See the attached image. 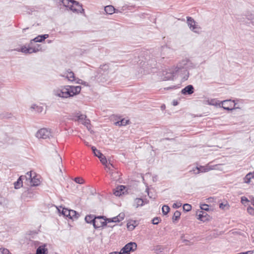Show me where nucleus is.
<instances>
[{
    "label": "nucleus",
    "mask_w": 254,
    "mask_h": 254,
    "mask_svg": "<svg viewBox=\"0 0 254 254\" xmlns=\"http://www.w3.org/2000/svg\"><path fill=\"white\" fill-rule=\"evenodd\" d=\"M25 193L27 194V196L30 198H34L35 195V193L31 190H28Z\"/></svg>",
    "instance_id": "72a5a7b5"
},
{
    "label": "nucleus",
    "mask_w": 254,
    "mask_h": 254,
    "mask_svg": "<svg viewBox=\"0 0 254 254\" xmlns=\"http://www.w3.org/2000/svg\"><path fill=\"white\" fill-rule=\"evenodd\" d=\"M182 242H183V243H188L189 242L188 240L184 239L183 237H182Z\"/></svg>",
    "instance_id": "5fc2aeb1"
},
{
    "label": "nucleus",
    "mask_w": 254,
    "mask_h": 254,
    "mask_svg": "<svg viewBox=\"0 0 254 254\" xmlns=\"http://www.w3.org/2000/svg\"><path fill=\"white\" fill-rule=\"evenodd\" d=\"M172 104L174 106H177L178 104V101L177 100H174L172 102Z\"/></svg>",
    "instance_id": "603ef678"
},
{
    "label": "nucleus",
    "mask_w": 254,
    "mask_h": 254,
    "mask_svg": "<svg viewBox=\"0 0 254 254\" xmlns=\"http://www.w3.org/2000/svg\"><path fill=\"white\" fill-rule=\"evenodd\" d=\"M197 219L201 221L206 222L209 220V215L205 212L200 211L197 213Z\"/></svg>",
    "instance_id": "2eb2a0df"
},
{
    "label": "nucleus",
    "mask_w": 254,
    "mask_h": 254,
    "mask_svg": "<svg viewBox=\"0 0 254 254\" xmlns=\"http://www.w3.org/2000/svg\"><path fill=\"white\" fill-rule=\"evenodd\" d=\"M183 209L185 211H189L191 209V206L189 204H185L183 206Z\"/></svg>",
    "instance_id": "4c0bfd02"
},
{
    "label": "nucleus",
    "mask_w": 254,
    "mask_h": 254,
    "mask_svg": "<svg viewBox=\"0 0 254 254\" xmlns=\"http://www.w3.org/2000/svg\"><path fill=\"white\" fill-rule=\"evenodd\" d=\"M126 188L124 186H120L117 187L116 190L114 191V194L116 196H121L122 194L124 193Z\"/></svg>",
    "instance_id": "a211bd4d"
},
{
    "label": "nucleus",
    "mask_w": 254,
    "mask_h": 254,
    "mask_svg": "<svg viewBox=\"0 0 254 254\" xmlns=\"http://www.w3.org/2000/svg\"><path fill=\"white\" fill-rule=\"evenodd\" d=\"M36 136L38 138L47 139L52 136V133L50 129L43 128L37 132Z\"/></svg>",
    "instance_id": "6e6552de"
},
{
    "label": "nucleus",
    "mask_w": 254,
    "mask_h": 254,
    "mask_svg": "<svg viewBox=\"0 0 254 254\" xmlns=\"http://www.w3.org/2000/svg\"><path fill=\"white\" fill-rule=\"evenodd\" d=\"M163 77H162V79L164 80L173 79V77L174 76V72L171 69L163 71Z\"/></svg>",
    "instance_id": "4468645a"
},
{
    "label": "nucleus",
    "mask_w": 254,
    "mask_h": 254,
    "mask_svg": "<svg viewBox=\"0 0 254 254\" xmlns=\"http://www.w3.org/2000/svg\"><path fill=\"white\" fill-rule=\"evenodd\" d=\"M68 217L70 219L77 218L79 215L75 210H69Z\"/></svg>",
    "instance_id": "bb28decb"
},
{
    "label": "nucleus",
    "mask_w": 254,
    "mask_h": 254,
    "mask_svg": "<svg viewBox=\"0 0 254 254\" xmlns=\"http://www.w3.org/2000/svg\"><path fill=\"white\" fill-rule=\"evenodd\" d=\"M248 19H250V20H252V18H249V17H248Z\"/></svg>",
    "instance_id": "052dcab7"
},
{
    "label": "nucleus",
    "mask_w": 254,
    "mask_h": 254,
    "mask_svg": "<svg viewBox=\"0 0 254 254\" xmlns=\"http://www.w3.org/2000/svg\"><path fill=\"white\" fill-rule=\"evenodd\" d=\"M137 248V244L134 242H130L127 244L122 250V253L130 254L129 252L134 251Z\"/></svg>",
    "instance_id": "1a4fd4ad"
},
{
    "label": "nucleus",
    "mask_w": 254,
    "mask_h": 254,
    "mask_svg": "<svg viewBox=\"0 0 254 254\" xmlns=\"http://www.w3.org/2000/svg\"><path fill=\"white\" fill-rule=\"evenodd\" d=\"M125 214L124 213H120L116 217L106 219L103 216L95 217L94 222H93V226L95 228H99L106 225L107 223L120 222L123 220Z\"/></svg>",
    "instance_id": "f257e3e1"
},
{
    "label": "nucleus",
    "mask_w": 254,
    "mask_h": 254,
    "mask_svg": "<svg viewBox=\"0 0 254 254\" xmlns=\"http://www.w3.org/2000/svg\"><path fill=\"white\" fill-rule=\"evenodd\" d=\"M25 179V176H21L16 182L14 183L16 189L20 188L22 186V181Z\"/></svg>",
    "instance_id": "aec40b11"
},
{
    "label": "nucleus",
    "mask_w": 254,
    "mask_h": 254,
    "mask_svg": "<svg viewBox=\"0 0 254 254\" xmlns=\"http://www.w3.org/2000/svg\"><path fill=\"white\" fill-rule=\"evenodd\" d=\"M91 149L95 156H97L103 165H105L108 170H111V167L107 165V160L105 156L94 146H92Z\"/></svg>",
    "instance_id": "423d86ee"
},
{
    "label": "nucleus",
    "mask_w": 254,
    "mask_h": 254,
    "mask_svg": "<svg viewBox=\"0 0 254 254\" xmlns=\"http://www.w3.org/2000/svg\"><path fill=\"white\" fill-rule=\"evenodd\" d=\"M227 206V204L226 203V204H224L223 203H221L219 204V207L221 208V209H224Z\"/></svg>",
    "instance_id": "09e8293b"
},
{
    "label": "nucleus",
    "mask_w": 254,
    "mask_h": 254,
    "mask_svg": "<svg viewBox=\"0 0 254 254\" xmlns=\"http://www.w3.org/2000/svg\"><path fill=\"white\" fill-rule=\"evenodd\" d=\"M222 107L227 110H232L235 105V101L232 100H226L221 102Z\"/></svg>",
    "instance_id": "ddd939ff"
},
{
    "label": "nucleus",
    "mask_w": 254,
    "mask_h": 254,
    "mask_svg": "<svg viewBox=\"0 0 254 254\" xmlns=\"http://www.w3.org/2000/svg\"><path fill=\"white\" fill-rule=\"evenodd\" d=\"M129 122V120L126 119H123L121 121L117 122L115 123V125L119 126H126V125L128 124Z\"/></svg>",
    "instance_id": "cd10ccee"
},
{
    "label": "nucleus",
    "mask_w": 254,
    "mask_h": 254,
    "mask_svg": "<svg viewBox=\"0 0 254 254\" xmlns=\"http://www.w3.org/2000/svg\"><path fill=\"white\" fill-rule=\"evenodd\" d=\"M104 10L106 14H112L115 12V8L112 5H107L105 6Z\"/></svg>",
    "instance_id": "393cba45"
},
{
    "label": "nucleus",
    "mask_w": 254,
    "mask_h": 254,
    "mask_svg": "<svg viewBox=\"0 0 254 254\" xmlns=\"http://www.w3.org/2000/svg\"><path fill=\"white\" fill-rule=\"evenodd\" d=\"M63 5L68 7L71 10L77 13H83L84 9H83L82 5L78 2L74 0H62Z\"/></svg>",
    "instance_id": "7ed1b4c3"
},
{
    "label": "nucleus",
    "mask_w": 254,
    "mask_h": 254,
    "mask_svg": "<svg viewBox=\"0 0 254 254\" xmlns=\"http://www.w3.org/2000/svg\"><path fill=\"white\" fill-rule=\"evenodd\" d=\"M187 23L190 28V29L193 32L195 33H198L199 31L198 30L200 29V27L196 24V22L194 20L191 18V17L188 16L187 17Z\"/></svg>",
    "instance_id": "9b49d317"
},
{
    "label": "nucleus",
    "mask_w": 254,
    "mask_h": 254,
    "mask_svg": "<svg viewBox=\"0 0 254 254\" xmlns=\"http://www.w3.org/2000/svg\"><path fill=\"white\" fill-rule=\"evenodd\" d=\"M145 203H147V202L144 201L141 198H136L134 199L133 205L137 208L139 206H143Z\"/></svg>",
    "instance_id": "5701e85b"
},
{
    "label": "nucleus",
    "mask_w": 254,
    "mask_h": 254,
    "mask_svg": "<svg viewBox=\"0 0 254 254\" xmlns=\"http://www.w3.org/2000/svg\"><path fill=\"white\" fill-rule=\"evenodd\" d=\"M49 37L48 34H44L39 35L35 38L32 39L31 40V43H32V42L34 41L35 42H42L44 41L46 39Z\"/></svg>",
    "instance_id": "f3484780"
},
{
    "label": "nucleus",
    "mask_w": 254,
    "mask_h": 254,
    "mask_svg": "<svg viewBox=\"0 0 254 254\" xmlns=\"http://www.w3.org/2000/svg\"><path fill=\"white\" fill-rule=\"evenodd\" d=\"M111 177V179L114 181H118L120 179V175L116 171L112 172Z\"/></svg>",
    "instance_id": "2f4dec72"
},
{
    "label": "nucleus",
    "mask_w": 254,
    "mask_h": 254,
    "mask_svg": "<svg viewBox=\"0 0 254 254\" xmlns=\"http://www.w3.org/2000/svg\"><path fill=\"white\" fill-rule=\"evenodd\" d=\"M252 23L254 25V20L252 21Z\"/></svg>",
    "instance_id": "13d9d810"
},
{
    "label": "nucleus",
    "mask_w": 254,
    "mask_h": 254,
    "mask_svg": "<svg viewBox=\"0 0 254 254\" xmlns=\"http://www.w3.org/2000/svg\"><path fill=\"white\" fill-rule=\"evenodd\" d=\"M199 169V166L196 167L195 168H193L192 170H191L190 172L191 173L193 174H198L200 173V171Z\"/></svg>",
    "instance_id": "f704fd0d"
},
{
    "label": "nucleus",
    "mask_w": 254,
    "mask_h": 254,
    "mask_svg": "<svg viewBox=\"0 0 254 254\" xmlns=\"http://www.w3.org/2000/svg\"><path fill=\"white\" fill-rule=\"evenodd\" d=\"M25 180L30 183L31 186H37L41 183L39 176L35 175V173H32L31 171L26 173Z\"/></svg>",
    "instance_id": "39448f33"
},
{
    "label": "nucleus",
    "mask_w": 254,
    "mask_h": 254,
    "mask_svg": "<svg viewBox=\"0 0 254 254\" xmlns=\"http://www.w3.org/2000/svg\"><path fill=\"white\" fill-rule=\"evenodd\" d=\"M247 212L251 215L254 216V208L252 206H249L247 208Z\"/></svg>",
    "instance_id": "a19ab883"
},
{
    "label": "nucleus",
    "mask_w": 254,
    "mask_h": 254,
    "mask_svg": "<svg viewBox=\"0 0 254 254\" xmlns=\"http://www.w3.org/2000/svg\"><path fill=\"white\" fill-rule=\"evenodd\" d=\"M152 222L153 224H158L159 222V218L158 217H155L152 219Z\"/></svg>",
    "instance_id": "de8ad7c7"
},
{
    "label": "nucleus",
    "mask_w": 254,
    "mask_h": 254,
    "mask_svg": "<svg viewBox=\"0 0 254 254\" xmlns=\"http://www.w3.org/2000/svg\"><path fill=\"white\" fill-rule=\"evenodd\" d=\"M165 108H166L165 105H164V104H163V105H161V109L162 110H165Z\"/></svg>",
    "instance_id": "6e6d98bb"
},
{
    "label": "nucleus",
    "mask_w": 254,
    "mask_h": 254,
    "mask_svg": "<svg viewBox=\"0 0 254 254\" xmlns=\"http://www.w3.org/2000/svg\"><path fill=\"white\" fill-rule=\"evenodd\" d=\"M74 181L79 184H83L84 182V180L81 178L76 177L74 179Z\"/></svg>",
    "instance_id": "ea45409f"
},
{
    "label": "nucleus",
    "mask_w": 254,
    "mask_h": 254,
    "mask_svg": "<svg viewBox=\"0 0 254 254\" xmlns=\"http://www.w3.org/2000/svg\"><path fill=\"white\" fill-rule=\"evenodd\" d=\"M163 250V248L161 246H157L155 249V252L156 254H159L162 252Z\"/></svg>",
    "instance_id": "49530a36"
},
{
    "label": "nucleus",
    "mask_w": 254,
    "mask_h": 254,
    "mask_svg": "<svg viewBox=\"0 0 254 254\" xmlns=\"http://www.w3.org/2000/svg\"><path fill=\"white\" fill-rule=\"evenodd\" d=\"M0 252L1 254H11L8 249L3 248H0Z\"/></svg>",
    "instance_id": "58836bf2"
},
{
    "label": "nucleus",
    "mask_w": 254,
    "mask_h": 254,
    "mask_svg": "<svg viewBox=\"0 0 254 254\" xmlns=\"http://www.w3.org/2000/svg\"><path fill=\"white\" fill-rule=\"evenodd\" d=\"M249 201V200L248 198L245 196L242 197L241 198V202L242 203H244V202H248Z\"/></svg>",
    "instance_id": "8fccbe9b"
},
{
    "label": "nucleus",
    "mask_w": 254,
    "mask_h": 254,
    "mask_svg": "<svg viewBox=\"0 0 254 254\" xmlns=\"http://www.w3.org/2000/svg\"><path fill=\"white\" fill-rule=\"evenodd\" d=\"M81 87L80 86H66L58 89L56 92L55 95H76L80 93Z\"/></svg>",
    "instance_id": "f03ea898"
},
{
    "label": "nucleus",
    "mask_w": 254,
    "mask_h": 254,
    "mask_svg": "<svg viewBox=\"0 0 254 254\" xmlns=\"http://www.w3.org/2000/svg\"><path fill=\"white\" fill-rule=\"evenodd\" d=\"M182 206V203L180 202H177L173 204V207L174 208H178Z\"/></svg>",
    "instance_id": "a18cd8bd"
},
{
    "label": "nucleus",
    "mask_w": 254,
    "mask_h": 254,
    "mask_svg": "<svg viewBox=\"0 0 254 254\" xmlns=\"http://www.w3.org/2000/svg\"><path fill=\"white\" fill-rule=\"evenodd\" d=\"M206 104L217 106H220V103L215 99H208L204 101Z\"/></svg>",
    "instance_id": "412c9836"
},
{
    "label": "nucleus",
    "mask_w": 254,
    "mask_h": 254,
    "mask_svg": "<svg viewBox=\"0 0 254 254\" xmlns=\"http://www.w3.org/2000/svg\"><path fill=\"white\" fill-rule=\"evenodd\" d=\"M46 247V245L39 246L37 249L36 254H48V250Z\"/></svg>",
    "instance_id": "6ab92c4d"
},
{
    "label": "nucleus",
    "mask_w": 254,
    "mask_h": 254,
    "mask_svg": "<svg viewBox=\"0 0 254 254\" xmlns=\"http://www.w3.org/2000/svg\"><path fill=\"white\" fill-rule=\"evenodd\" d=\"M173 55L172 49L167 46H163L161 48L160 57L162 59H168L171 58Z\"/></svg>",
    "instance_id": "0eeeda50"
},
{
    "label": "nucleus",
    "mask_w": 254,
    "mask_h": 254,
    "mask_svg": "<svg viewBox=\"0 0 254 254\" xmlns=\"http://www.w3.org/2000/svg\"><path fill=\"white\" fill-rule=\"evenodd\" d=\"M250 201L252 203V204L254 206V197H250Z\"/></svg>",
    "instance_id": "864d4df0"
},
{
    "label": "nucleus",
    "mask_w": 254,
    "mask_h": 254,
    "mask_svg": "<svg viewBox=\"0 0 254 254\" xmlns=\"http://www.w3.org/2000/svg\"><path fill=\"white\" fill-rule=\"evenodd\" d=\"M76 117L77 119L76 120L78 121L85 126L86 127L87 129L90 130V120L86 119V116L85 115H79V114H77Z\"/></svg>",
    "instance_id": "f8f14e48"
},
{
    "label": "nucleus",
    "mask_w": 254,
    "mask_h": 254,
    "mask_svg": "<svg viewBox=\"0 0 254 254\" xmlns=\"http://www.w3.org/2000/svg\"><path fill=\"white\" fill-rule=\"evenodd\" d=\"M30 54L33 53H36L40 50V49H38V48H37L36 47L33 48H30Z\"/></svg>",
    "instance_id": "79ce46f5"
},
{
    "label": "nucleus",
    "mask_w": 254,
    "mask_h": 254,
    "mask_svg": "<svg viewBox=\"0 0 254 254\" xmlns=\"http://www.w3.org/2000/svg\"><path fill=\"white\" fill-rule=\"evenodd\" d=\"M253 178H254L253 172H250L248 174H247L244 178V182L246 184H250L251 182V180Z\"/></svg>",
    "instance_id": "a878e982"
},
{
    "label": "nucleus",
    "mask_w": 254,
    "mask_h": 254,
    "mask_svg": "<svg viewBox=\"0 0 254 254\" xmlns=\"http://www.w3.org/2000/svg\"><path fill=\"white\" fill-rule=\"evenodd\" d=\"M64 76L66 77L70 81H74L75 80L74 73L70 71L69 69L67 71V72L65 73Z\"/></svg>",
    "instance_id": "b1692460"
},
{
    "label": "nucleus",
    "mask_w": 254,
    "mask_h": 254,
    "mask_svg": "<svg viewBox=\"0 0 254 254\" xmlns=\"http://www.w3.org/2000/svg\"><path fill=\"white\" fill-rule=\"evenodd\" d=\"M146 191H148V190H146ZM148 193V195H149V193H148V192H147Z\"/></svg>",
    "instance_id": "680f3d73"
},
{
    "label": "nucleus",
    "mask_w": 254,
    "mask_h": 254,
    "mask_svg": "<svg viewBox=\"0 0 254 254\" xmlns=\"http://www.w3.org/2000/svg\"><path fill=\"white\" fill-rule=\"evenodd\" d=\"M59 97L61 98V99H65V98H66L68 96H59Z\"/></svg>",
    "instance_id": "4d7b16f0"
},
{
    "label": "nucleus",
    "mask_w": 254,
    "mask_h": 254,
    "mask_svg": "<svg viewBox=\"0 0 254 254\" xmlns=\"http://www.w3.org/2000/svg\"><path fill=\"white\" fill-rule=\"evenodd\" d=\"M136 226V222L135 221H130L127 223V228L130 231L133 230Z\"/></svg>",
    "instance_id": "c85d7f7f"
},
{
    "label": "nucleus",
    "mask_w": 254,
    "mask_h": 254,
    "mask_svg": "<svg viewBox=\"0 0 254 254\" xmlns=\"http://www.w3.org/2000/svg\"><path fill=\"white\" fill-rule=\"evenodd\" d=\"M220 165H211V163H208L205 166H199V169L200 173H206L211 170H219L221 169L219 168Z\"/></svg>",
    "instance_id": "9d476101"
},
{
    "label": "nucleus",
    "mask_w": 254,
    "mask_h": 254,
    "mask_svg": "<svg viewBox=\"0 0 254 254\" xmlns=\"http://www.w3.org/2000/svg\"><path fill=\"white\" fill-rule=\"evenodd\" d=\"M6 200L5 198L0 195V204L4 205L6 204Z\"/></svg>",
    "instance_id": "37998d69"
},
{
    "label": "nucleus",
    "mask_w": 254,
    "mask_h": 254,
    "mask_svg": "<svg viewBox=\"0 0 254 254\" xmlns=\"http://www.w3.org/2000/svg\"><path fill=\"white\" fill-rule=\"evenodd\" d=\"M196 65L189 59H185L180 62L177 65L176 71H179L184 69L188 71L189 69L194 68Z\"/></svg>",
    "instance_id": "20e7f679"
},
{
    "label": "nucleus",
    "mask_w": 254,
    "mask_h": 254,
    "mask_svg": "<svg viewBox=\"0 0 254 254\" xmlns=\"http://www.w3.org/2000/svg\"><path fill=\"white\" fill-rule=\"evenodd\" d=\"M194 92V88L192 85H189L183 89L181 93L183 94H192Z\"/></svg>",
    "instance_id": "dca6fc26"
},
{
    "label": "nucleus",
    "mask_w": 254,
    "mask_h": 254,
    "mask_svg": "<svg viewBox=\"0 0 254 254\" xmlns=\"http://www.w3.org/2000/svg\"><path fill=\"white\" fill-rule=\"evenodd\" d=\"M95 217L92 215H87L85 218V221L88 223H92L93 224V222H94V219Z\"/></svg>",
    "instance_id": "c756f323"
},
{
    "label": "nucleus",
    "mask_w": 254,
    "mask_h": 254,
    "mask_svg": "<svg viewBox=\"0 0 254 254\" xmlns=\"http://www.w3.org/2000/svg\"><path fill=\"white\" fill-rule=\"evenodd\" d=\"M69 209L65 208H62V213L64 216L68 217V215H69Z\"/></svg>",
    "instance_id": "e433bc0d"
},
{
    "label": "nucleus",
    "mask_w": 254,
    "mask_h": 254,
    "mask_svg": "<svg viewBox=\"0 0 254 254\" xmlns=\"http://www.w3.org/2000/svg\"><path fill=\"white\" fill-rule=\"evenodd\" d=\"M38 46V47H40V45H37Z\"/></svg>",
    "instance_id": "e2e57ef3"
},
{
    "label": "nucleus",
    "mask_w": 254,
    "mask_h": 254,
    "mask_svg": "<svg viewBox=\"0 0 254 254\" xmlns=\"http://www.w3.org/2000/svg\"><path fill=\"white\" fill-rule=\"evenodd\" d=\"M30 109L32 112H35L38 113H41L43 110V108L39 105L37 104H33L31 107Z\"/></svg>",
    "instance_id": "4be33fe9"
},
{
    "label": "nucleus",
    "mask_w": 254,
    "mask_h": 254,
    "mask_svg": "<svg viewBox=\"0 0 254 254\" xmlns=\"http://www.w3.org/2000/svg\"><path fill=\"white\" fill-rule=\"evenodd\" d=\"M181 216V212L178 210L176 211L173 215V221H176L178 220V219Z\"/></svg>",
    "instance_id": "473e14b6"
},
{
    "label": "nucleus",
    "mask_w": 254,
    "mask_h": 254,
    "mask_svg": "<svg viewBox=\"0 0 254 254\" xmlns=\"http://www.w3.org/2000/svg\"><path fill=\"white\" fill-rule=\"evenodd\" d=\"M30 47H26L25 46H22L20 49H16L18 52H21L24 54H30Z\"/></svg>",
    "instance_id": "7c9ffc66"
},
{
    "label": "nucleus",
    "mask_w": 254,
    "mask_h": 254,
    "mask_svg": "<svg viewBox=\"0 0 254 254\" xmlns=\"http://www.w3.org/2000/svg\"><path fill=\"white\" fill-rule=\"evenodd\" d=\"M187 77H188V76H189V72L188 71H187Z\"/></svg>",
    "instance_id": "bf43d9fd"
},
{
    "label": "nucleus",
    "mask_w": 254,
    "mask_h": 254,
    "mask_svg": "<svg viewBox=\"0 0 254 254\" xmlns=\"http://www.w3.org/2000/svg\"><path fill=\"white\" fill-rule=\"evenodd\" d=\"M200 208L202 210L208 211L209 210V205L206 204H203L201 205Z\"/></svg>",
    "instance_id": "c03bdc74"
},
{
    "label": "nucleus",
    "mask_w": 254,
    "mask_h": 254,
    "mask_svg": "<svg viewBox=\"0 0 254 254\" xmlns=\"http://www.w3.org/2000/svg\"><path fill=\"white\" fill-rule=\"evenodd\" d=\"M162 212L164 215H166L170 210V208L168 205H164L162 208Z\"/></svg>",
    "instance_id": "c9c22d12"
},
{
    "label": "nucleus",
    "mask_w": 254,
    "mask_h": 254,
    "mask_svg": "<svg viewBox=\"0 0 254 254\" xmlns=\"http://www.w3.org/2000/svg\"><path fill=\"white\" fill-rule=\"evenodd\" d=\"M176 86H172V87H167V88H164V90H171V89H176Z\"/></svg>",
    "instance_id": "3c124183"
}]
</instances>
